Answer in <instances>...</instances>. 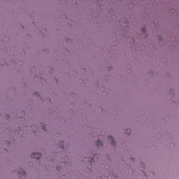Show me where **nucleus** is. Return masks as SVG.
Returning a JSON list of instances; mask_svg holds the SVG:
<instances>
[{
	"label": "nucleus",
	"instance_id": "1",
	"mask_svg": "<svg viewBox=\"0 0 179 179\" xmlns=\"http://www.w3.org/2000/svg\"><path fill=\"white\" fill-rule=\"evenodd\" d=\"M32 159H41V154L38 152H34L31 155Z\"/></svg>",
	"mask_w": 179,
	"mask_h": 179
},
{
	"label": "nucleus",
	"instance_id": "2",
	"mask_svg": "<svg viewBox=\"0 0 179 179\" xmlns=\"http://www.w3.org/2000/svg\"><path fill=\"white\" fill-rule=\"evenodd\" d=\"M108 141H110L112 146L115 145V142L114 141V138H113V137H109Z\"/></svg>",
	"mask_w": 179,
	"mask_h": 179
},
{
	"label": "nucleus",
	"instance_id": "3",
	"mask_svg": "<svg viewBox=\"0 0 179 179\" xmlns=\"http://www.w3.org/2000/svg\"><path fill=\"white\" fill-rule=\"evenodd\" d=\"M18 174H20L21 176H25L26 171H24V170H23V169H21L20 171H18Z\"/></svg>",
	"mask_w": 179,
	"mask_h": 179
},
{
	"label": "nucleus",
	"instance_id": "4",
	"mask_svg": "<svg viewBox=\"0 0 179 179\" xmlns=\"http://www.w3.org/2000/svg\"><path fill=\"white\" fill-rule=\"evenodd\" d=\"M96 146H102L103 145V142L100 140H98L96 143Z\"/></svg>",
	"mask_w": 179,
	"mask_h": 179
},
{
	"label": "nucleus",
	"instance_id": "5",
	"mask_svg": "<svg viewBox=\"0 0 179 179\" xmlns=\"http://www.w3.org/2000/svg\"><path fill=\"white\" fill-rule=\"evenodd\" d=\"M142 31H145V29L143 28V29H142Z\"/></svg>",
	"mask_w": 179,
	"mask_h": 179
},
{
	"label": "nucleus",
	"instance_id": "6",
	"mask_svg": "<svg viewBox=\"0 0 179 179\" xmlns=\"http://www.w3.org/2000/svg\"><path fill=\"white\" fill-rule=\"evenodd\" d=\"M57 170H59V169L58 167L57 168Z\"/></svg>",
	"mask_w": 179,
	"mask_h": 179
}]
</instances>
